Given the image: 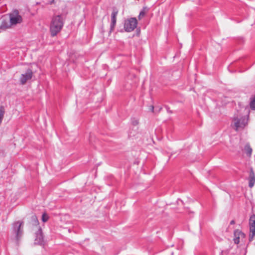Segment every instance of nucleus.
<instances>
[{
  "mask_svg": "<svg viewBox=\"0 0 255 255\" xmlns=\"http://www.w3.org/2000/svg\"><path fill=\"white\" fill-rule=\"evenodd\" d=\"M64 19L61 15L53 16L50 25V32L52 37H54L62 30Z\"/></svg>",
  "mask_w": 255,
  "mask_h": 255,
  "instance_id": "obj_1",
  "label": "nucleus"
},
{
  "mask_svg": "<svg viewBox=\"0 0 255 255\" xmlns=\"http://www.w3.org/2000/svg\"><path fill=\"white\" fill-rule=\"evenodd\" d=\"M234 126L235 130H238L243 129L247 125L248 117L245 116H237L234 118Z\"/></svg>",
  "mask_w": 255,
  "mask_h": 255,
  "instance_id": "obj_2",
  "label": "nucleus"
},
{
  "mask_svg": "<svg viewBox=\"0 0 255 255\" xmlns=\"http://www.w3.org/2000/svg\"><path fill=\"white\" fill-rule=\"evenodd\" d=\"M23 222L18 221L12 224V233L15 235L16 240L18 242L23 234Z\"/></svg>",
  "mask_w": 255,
  "mask_h": 255,
  "instance_id": "obj_3",
  "label": "nucleus"
},
{
  "mask_svg": "<svg viewBox=\"0 0 255 255\" xmlns=\"http://www.w3.org/2000/svg\"><path fill=\"white\" fill-rule=\"evenodd\" d=\"M137 21L136 18L131 17L125 20L124 29L127 32L132 31L137 26Z\"/></svg>",
  "mask_w": 255,
  "mask_h": 255,
  "instance_id": "obj_4",
  "label": "nucleus"
},
{
  "mask_svg": "<svg viewBox=\"0 0 255 255\" xmlns=\"http://www.w3.org/2000/svg\"><path fill=\"white\" fill-rule=\"evenodd\" d=\"M9 20L12 25H15L20 23L22 21V18L19 14V11L17 9H14L9 13Z\"/></svg>",
  "mask_w": 255,
  "mask_h": 255,
  "instance_id": "obj_5",
  "label": "nucleus"
},
{
  "mask_svg": "<svg viewBox=\"0 0 255 255\" xmlns=\"http://www.w3.org/2000/svg\"><path fill=\"white\" fill-rule=\"evenodd\" d=\"M250 225V235H249V241L250 242L253 240L254 237L255 236V215H253L251 216L249 220Z\"/></svg>",
  "mask_w": 255,
  "mask_h": 255,
  "instance_id": "obj_6",
  "label": "nucleus"
},
{
  "mask_svg": "<svg viewBox=\"0 0 255 255\" xmlns=\"http://www.w3.org/2000/svg\"><path fill=\"white\" fill-rule=\"evenodd\" d=\"M33 76V72L30 69H28L25 73L21 75L19 78V81L21 84L24 85L26 82L30 80Z\"/></svg>",
  "mask_w": 255,
  "mask_h": 255,
  "instance_id": "obj_7",
  "label": "nucleus"
},
{
  "mask_svg": "<svg viewBox=\"0 0 255 255\" xmlns=\"http://www.w3.org/2000/svg\"><path fill=\"white\" fill-rule=\"evenodd\" d=\"M118 14V10L117 8H114L111 13V21L110 24V32H113L115 28L117 22V16Z\"/></svg>",
  "mask_w": 255,
  "mask_h": 255,
  "instance_id": "obj_8",
  "label": "nucleus"
},
{
  "mask_svg": "<svg viewBox=\"0 0 255 255\" xmlns=\"http://www.w3.org/2000/svg\"><path fill=\"white\" fill-rule=\"evenodd\" d=\"M44 243V237L42 232V229L39 228L38 231L35 233V244L42 245Z\"/></svg>",
  "mask_w": 255,
  "mask_h": 255,
  "instance_id": "obj_9",
  "label": "nucleus"
},
{
  "mask_svg": "<svg viewBox=\"0 0 255 255\" xmlns=\"http://www.w3.org/2000/svg\"><path fill=\"white\" fill-rule=\"evenodd\" d=\"M235 238L234 239V243L238 244L240 243V238H245V234L239 230H236L234 233Z\"/></svg>",
  "mask_w": 255,
  "mask_h": 255,
  "instance_id": "obj_10",
  "label": "nucleus"
},
{
  "mask_svg": "<svg viewBox=\"0 0 255 255\" xmlns=\"http://www.w3.org/2000/svg\"><path fill=\"white\" fill-rule=\"evenodd\" d=\"M12 26V24L8 19H3L1 22V24L0 25V29L2 30H5L7 29L10 28Z\"/></svg>",
  "mask_w": 255,
  "mask_h": 255,
  "instance_id": "obj_11",
  "label": "nucleus"
},
{
  "mask_svg": "<svg viewBox=\"0 0 255 255\" xmlns=\"http://www.w3.org/2000/svg\"><path fill=\"white\" fill-rule=\"evenodd\" d=\"M249 186L252 188L255 183V175L253 169H251L250 172V175L249 177Z\"/></svg>",
  "mask_w": 255,
  "mask_h": 255,
  "instance_id": "obj_12",
  "label": "nucleus"
},
{
  "mask_svg": "<svg viewBox=\"0 0 255 255\" xmlns=\"http://www.w3.org/2000/svg\"><path fill=\"white\" fill-rule=\"evenodd\" d=\"M148 12V8L146 7H144L142 8V9L140 11L139 14L138 15V18L140 20L142 17H143L146 13Z\"/></svg>",
  "mask_w": 255,
  "mask_h": 255,
  "instance_id": "obj_13",
  "label": "nucleus"
},
{
  "mask_svg": "<svg viewBox=\"0 0 255 255\" xmlns=\"http://www.w3.org/2000/svg\"><path fill=\"white\" fill-rule=\"evenodd\" d=\"M245 150L248 156H251L252 153V149L249 143L246 144L245 146Z\"/></svg>",
  "mask_w": 255,
  "mask_h": 255,
  "instance_id": "obj_14",
  "label": "nucleus"
},
{
  "mask_svg": "<svg viewBox=\"0 0 255 255\" xmlns=\"http://www.w3.org/2000/svg\"><path fill=\"white\" fill-rule=\"evenodd\" d=\"M5 113L4 108L3 106L0 107V125L2 123Z\"/></svg>",
  "mask_w": 255,
  "mask_h": 255,
  "instance_id": "obj_15",
  "label": "nucleus"
},
{
  "mask_svg": "<svg viewBox=\"0 0 255 255\" xmlns=\"http://www.w3.org/2000/svg\"><path fill=\"white\" fill-rule=\"evenodd\" d=\"M250 106L252 110H255V95L253 98H251Z\"/></svg>",
  "mask_w": 255,
  "mask_h": 255,
  "instance_id": "obj_16",
  "label": "nucleus"
},
{
  "mask_svg": "<svg viewBox=\"0 0 255 255\" xmlns=\"http://www.w3.org/2000/svg\"><path fill=\"white\" fill-rule=\"evenodd\" d=\"M49 219L48 216L46 214H43L42 216V220L43 222H46L48 221Z\"/></svg>",
  "mask_w": 255,
  "mask_h": 255,
  "instance_id": "obj_17",
  "label": "nucleus"
},
{
  "mask_svg": "<svg viewBox=\"0 0 255 255\" xmlns=\"http://www.w3.org/2000/svg\"><path fill=\"white\" fill-rule=\"evenodd\" d=\"M132 124L134 126H136V125H137L138 124V121L137 120H136V119H133L132 120Z\"/></svg>",
  "mask_w": 255,
  "mask_h": 255,
  "instance_id": "obj_18",
  "label": "nucleus"
},
{
  "mask_svg": "<svg viewBox=\"0 0 255 255\" xmlns=\"http://www.w3.org/2000/svg\"><path fill=\"white\" fill-rule=\"evenodd\" d=\"M32 219L35 222L36 224H38V221L37 218L35 216H32Z\"/></svg>",
  "mask_w": 255,
  "mask_h": 255,
  "instance_id": "obj_19",
  "label": "nucleus"
},
{
  "mask_svg": "<svg viewBox=\"0 0 255 255\" xmlns=\"http://www.w3.org/2000/svg\"><path fill=\"white\" fill-rule=\"evenodd\" d=\"M235 224V222L234 220H232L231 222H230V224L231 225H234Z\"/></svg>",
  "mask_w": 255,
  "mask_h": 255,
  "instance_id": "obj_20",
  "label": "nucleus"
},
{
  "mask_svg": "<svg viewBox=\"0 0 255 255\" xmlns=\"http://www.w3.org/2000/svg\"><path fill=\"white\" fill-rule=\"evenodd\" d=\"M151 111H152V112H153V110H154V107H153V106H152L151 107Z\"/></svg>",
  "mask_w": 255,
  "mask_h": 255,
  "instance_id": "obj_21",
  "label": "nucleus"
}]
</instances>
